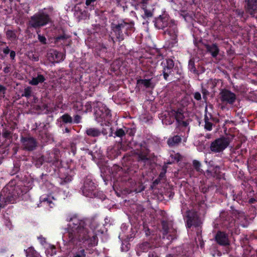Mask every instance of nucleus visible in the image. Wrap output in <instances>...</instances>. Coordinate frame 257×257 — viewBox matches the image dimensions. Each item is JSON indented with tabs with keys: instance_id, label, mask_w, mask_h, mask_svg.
I'll use <instances>...</instances> for the list:
<instances>
[{
	"instance_id": "21",
	"label": "nucleus",
	"mask_w": 257,
	"mask_h": 257,
	"mask_svg": "<svg viewBox=\"0 0 257 257\" xmlns=\"http://www.w3.org/2000/svg\"><path fill=\"white\" fill-rule=\"evenodd\" d=\"M142 85L146 88H153L154 85L152 82V79H139L137 80V87L140 89Z\"/></svg>"
},
{
	"instance_id": "30",
	"label": "nucleus",
	"mask_w": 257,
	"mask_h": 257,
	"mask_svg": "<svg viewBox=\"0 0 257 257\" xmlns=\"http://www.w3.org/2000/svg\"><path fill=\"white\" fill-rule=\"evenodd\" d=\"M40 201L44 205L49 206L50 208H52L54 205L50 196H41Z\"/></svg>"
},
{
	"instance_id": "23",
	"label": "nucleus",
	"mask_w": 257,
	"mask_h": 257,
	"mask_svg": "<svg viewBox=\"0 0 257 257\" xmlns=\"http://www.w3.org/2000/svg\"><path fill=\"white\" fill-rule=\"evenodd\" d=\"M182 141L181 136L175 135L172 137H170L167 140V144L170 147H173L178 146Z\"/></svg>"
},
{
	"instance_id": "44",
	"label": "nucleus",
	"mask_w": 257,
	"mask_h": 257,
	"mask_svg": "<svg viewBox=\"0 0 257 257\" xmlns=\"http://www.w3.org/2000/svg\"><path fill=\"white\" fill-rule=\"evenodd\" d=\"M125 135H128L130 136H134L136 133V129L135 128H129L125 127Z\"/></svg>"
},
{
	"instance_id": "36",
	"label": "nucleus",
	"mask_w": 257,
	"mask_h": 257,
	"mask_svg": "<svg viewBox=\"0 0 257 257\" xmlns=\"http://www.w3.org/2000/svg\"><path fill=\"white\" fill-rule=\"evenodd\" d=\"M230 209L231 210V214L235 216V217L239 218L244 217V213L242 211L235 209L233 206L230 207Z\"/></svg>"
},
{
	"instance_id": "51",
	"label": "nucleus",
	"mask_w": 257,
	"mask_h": 257,
	"mask_svg": "<svg viewBox=\"0 0 257 257\" xmlns=\"http://www.w3.org/2000/svg\"><path fill=\"white\" fill-rule=\"evenodd\" d=\"M86 254L84 249H81L78 252L76 253L73 257H85Z\"/></svg>"
},
{
	"instance_id": "9",
	"label": "nucleus",
	"mask_w": 257,
	"mask_h": 257,
	"mask_svg": "<svg viewBox=\"0 0 257 257\" xmlns=\"http://www.w3.org/2000/svg\"><path fill=\"white\" fill-rule=\"evenodd\" d=\"M96 189V185L93 181L91 177L88 176L84 180L81 190L83 195L89 197L94 195V191Z\"/></svg>"
},
{
	"instance_id": "53",
	"label": "nucleus",
	"mask_w": 257,
	"mask_h": 257,
	"mask_svg": "<svg viewBox=\"0 0 257 257\" xmlns=\"http://www.w3.org/2000/svg\"><path fill=\"white\" fill-rule=\"evenodd\" d=\"M81 119H82V117L80 115H79L78 114L75 115L74 116V118H73V123L78 124V123H80Z\"/></svg>"
},
{
	"instance_id": "57",
	"label": "nucleus",
	"mask_w": 257,
	"mask_h": 257,
	"mask_svg": "<svg viewBox=\"0 0 257 257\" xmlns=\"http://www.w3.org/2000/svg\"><path fill=\"white\" fill-rule=\"evenodd\" d=\"M30 59L35 62H37L39 60V56L37 55L34 54H32L30 56Z\"/></svg>"
},
{
	"instance_id": "64",
	"label": "nucleus",
	"mask_w": 257,
	"mask_h": 257,
	"mask_svg": "<svg viewBox=\"0 0 257 257\" xmlns=\"http://www.w3.org/2000/svg\"><path fill=\"white\" fill-rule=\"evenodd\" d=\"M11 67L10 65L9 66L7 65L6 67H5L3 69V71L5 74H8L10 72Z\"/></svg>"
},
{
	"instance_id": "1",
	"label": "nucleus",
	"mask_w": 257,
	"mask_h": 257,
	"mask_svg": "<svg viewBox=\"0 0 257 257\" xmlns=\"http://www.w3.org/2000/svg\"><path fill=\"white\" fill-rule=\"evenodd\" d=\"M136 154L137 161L127 162L126 169L123 170L118 166H114L113 169L117 170L114 176L118 178V180L121 182L127 183L132 187L135 188L138 184L139 188H135V191L140 192L145 189V187L142 185L143 172L139 169V163L143 164V167L150 164L149 150L141 145L140 150H138Z\"/></svg>"
},
{
	"instance_id": "50",
	"label": "nucleus",
	"mask_w": 257,
	"mask_h": 257,
	"mask_svg": "<svg viewBox=\"0 0 257 257\" xmlns=\"http://www.w3.org/2000/svg\"><path fill=\"white\" fill-rule=\"evenodd\" d=\"M38 39L40 42L42 44H47V40L45 36L41 35V34H38Z\"/></svg>"
},
{
	"instance_id": "15",
	"label": "nucleus",
	"mask_w": 257,
	"mask_h": 257,
	"mask_svg": "<svg viewBox=\"0 0 257 257\" xmlns=\"http://www.w3.org/2000/svg\"><path fill=\"white\" fill-rule=\"evenodd\" d=\"M215 240L221 246H226L229 244L228 234L224 231H218L215 236Z\"/></svg>"
},
{
	"instance_id": "52",
	"label": "nucleus",
	"mask_w": 257,
	"mask_h": 257,
	"mask_svg": "<svg viewBox=\"0 0 257 257\" xmlns=\"http://www.w3.org/2000/svg\"><path fill=\"white\" fill-rule=\"evenodd\" d=\"M12 133L6 129L4 130L2 133V136L4 138L8 139L11 137Z\"/></svg>"
},
{
	"instance_id": "20",
	"label": "nucleus",
	"mask_w": 257,
	"mask_h": 257,
	"mask_svg": "<svg viewBox=\"0 0 257 257\" xmlns=\"http://www.w3.org/2000/svg\"><path fill=\"white\" fill-rule=\"evenodd\" d=\"M58 121L60 122V127H63L66 124H73V119L72 117L68 113H65L61 115Z\"/></svg>"
},
{
	"instance_id": "12",
	"label": "nucleus",
	"mask_w": 257,
	"mask_h": 257,
	"mask_svg": "<svg viewBox=\"0 0 257 257\" xmlns=\"http://www.w3.org/2000/svg\"><path fill=\"white\" fill-rule=\"evenodd\" d=\"M220 224L226 228H230L233 227L235 224V220L232 216L230 215V213L226 211H222L220 212Z\"/></svg>"
},
{
	"instance_id": "35",
	"label": "nucleus",
	"mask_w": 257,
	"mask_h": 257,
	"mask_svg": "<svg viewBox=\"0 0 257 257\" xmlns=\"http://www.w3.org/2000/svg\"><path fill=\"white\" fill-rule=\"evenodd\" d=\"M114 138L117 137L120 138L122 140V138L125 136V127H123V128H117L114 132Z\"/></svg>"
},
{
	"instance_id": "41",
	"label": "nucleus",
	"mask_w": 257,
	"mask_h": 257,
	"mask_svg": "<svg viewBox=\"0 0 257 257\" xmlns=\"http://www.w3.org/2000/svg\"><path fill=\"white\" fill-rule=\"evenodd\" d=\"M233 12L235 13L237 18H243L244 14V11L241 9H236L233 10Z\"/></svg>"
},
{
	"instance_id": "56",
	"label": "nucleus",
	"mask_w": 257,
	"mask_h": 257,
	"mask_svg": "<svg viewBox=\"0 0 257 257\" xmlns=\"http://www.w3.org/2000/svg\"><path fill=\"white\" fill-rule=\"evenodd\" d=\"M11 51V50H10L9 46L6 45L3 48V49L1 51H2L5 55H7L10 53V52Z\"/></svg>"
},
{
	"instance_id": "22",
	"label": "nucleus",
	"mask_w": 257,
	"mask_h": 257,
	"mask_svg": "<svg viewBox=\"0 0 257 257\" xmlns=\"http://www.w3.org/2000/svg\"><path fill=\"white\" fill-rule=\"evenodd\" d=\"M155 63L150 58L144 60L142 62V67L144 71L152 72Z\"/></svg>"
},
{
	"instance_id": "8",
	"label": "nucleus",
	"mask_w": 257,
	"mask_h": 257,
	"mask_svg": "<svg viewBox=\"0 0 257 257\" xmlns=\"http://www.w3.org/2000/svg\"><path fill=\"white\" fill-rule=\"evenodd\" d=\"M186 227L189 228L192 226L199 227L202 224L198 213L194 210H189L186 211Z\"/></svg>"
},
{
	"instance_id": "7",
	"label": "nucleus",
	"mask_w": 257,
	"mask_h": 257,
	"mask_svg": "<svg viewBox=\"0 0 257 257\" xmlns=\"http://www.w3.org/2000/svg\"><path fill=\"white\" fill-rule=\"evenodd\" d=\"M21 143L23 150L32 152L35 150L38 147V142L36 139L30 136L21 137Z\"/></svg>"
},
{
	"instance_id": "24",
	"label": "nucleus",
	"mask_w": 257,
	"mask_h": 257,
	"mask_svg": "<svg viewBox=\"0 0 257 257\" xmlns=\"http://www.w3.org/2000/svg\"><path fill=\"white\" fill-rule=\"evenodd\" d=\"M104 124L105 127H103L102 129L100 130V135L102 134L103 136L106 137H107V135L108 137L113 136V130L110 126V122H105Z\"/></svg>"
},
{
	"instance_id": "18",
	"label": "nucleus",
	"mask_w": 257,
	"mask_h": 257,
	"mask_svg": "<svg viewBox=\"0 0 257 257\" xmlns=\"http://www.w3.org/2000/svg\"><path fill=\"white\" fill-rule=\"evenodd\" d=\"M95 54L103 59H105L108 55L107 47L103 44L99 43L95 47Z\"/></svg>"
},
{
	"instance_id": "2",
	"label": "nucleus",
	"mask_w": 257,
	"mask_h": 257,
	"mask_svg": "<svg viewBox=\"0 0 257 257\" xmlns=\"http://www.w3.org/2000/svg\"><path fill=\"white\" fill-rule=\"evenodd\" d=\"M69 223L67 228V232L63 236L64 240L68 243L77 245L79 242L84 243L86 241L90 240L95 243L97 242L96 232L103 233V229L99 228V224L96 220L91 221L90 226L93 230H89L84 219L77 216L67 218Z\"/></svg>"
},
{
	"instance_id": "60",
	"label": "nucleus",
	"mask_w": 257,
	"mask_h": 257,
	"mask_svg": "<svg viewBox=\"0 0 257 257\" xmlns=\"http://www.w3.org/2000/svg\"><path fill=\"white\" fill-rule=\"evenodd\" d=\"M86 153L88 154V155L91 156V159L92 160H95L96 157L94 155V153L92 151L88 149L86 150Z\"/></svg>"
},
{
	"instance_id": "49",
	"label": "nucleus",
	"mask_w": 257,
	"mask_h": 257,
	"mask_svg": "<svg viewBox=\"0 0 257 257\" xmlns=\"http://www.w3.org/2000/svg\"><path fill=\"white\" fill-rule=\"evenodd\" d=\"M212 125L213 124L211 122L207 121L206 120V123H205L204 128L208 131H210L212 130Z\"/></svg>"
},
{
	"instance_id": "34",
	"label": "nucleus",
	"mask_w": 257,
	"mask_h": 257,
	"mask_svg": "<svg viewBox=\"0 0 257 257\" xmlns=\"http://www.w3.org/2000/svg\"><path fill=\"white\" fill-rule=\"evenodd\" d=\"M72 180V177L70 175H67L65 177L59 178V183L61 185H65L70 183Z\"/></svg>"
},
{
	"instance_id": "6",
	"label": "nucleus",
	"mask_w": 257,
	"mask_h": 257,
	"mask_svg": "<svg viewBox=\"0 0 257 257\" xmlns=\"http://www.w3.org/2000/svg\"><path fill=\"white\" fill-rule=\"evenodd\" d=\"M229 144V139L222 136L211 142L210 146V150L214 153H221L227 148Z\"/></svg>"
},
{
	"instance_id": "17",
	"label": "nucleus",
	"mask_w": 257,
	"mask_h": 257,
	"mask_svg": "<svg viewBox=\"0 0 257 257\" xmlns=\"http://www.w3.org/2000/svg\"><path fill=\"white\" fill-rule=\"evenodd\" d=\"M245 8L247 12L252 17L257 13V0H245Z\"/></svg>"
},
{
	"instance_id": "42",
	"label": "nucleus",
	"mask_w": 257,
	"mask_h": 257,
	"mask_svg": "<svg viewBox=\"0 0 257 257\" xmlns=\"http://www.w3.org/2000/svg\"><path fill=\"white\" fill-rule=\"evenodd\" d=\"M193 166L194 168L197 171V172H201V164L200 162H199L197 160H194L193 161Z\"/></svg>"
},
{
	"instance_id": "40",
	"label": "nucleus",
	"mask_w": 257,
	"mask_h": 257,
	"mask_svg": "<svg viewBox=\"0 0 257 257\" xmlns=\"http://www.w3.org/2000/svg\"><path fill=\"white\" fill-rule=\"evenodd\" d=\"M92 111V103L91 101H88L83 105V111L82 112L87 113Z\"/></svg>"
},
{
	"instance_id": "37",
	"label": "nucleus",
	"mask_w": 257,
	"mask_h": 257,
	"mask_svg": "<svg viewBox=\"0 0 257 257\" xmlns=\"http://www.w3.org/2000/svg\"><path fill=\"white\" fill-rule=\"evenodd\" d=\"M32 88L30 86H27L24 89V90L22 94V96L29 98L32 96Z\"/></svg>"
},
{
	"instance_id": "58",
	"label": "nucleus",
	"mask_w": 257,
	"mask_h": 257,
	"mask_svg": "<svg viewBox=\"0 0 257 257\" xmlns=\"http://www.w3.org/2000/svg\"><path fill=\"white\" fill-rule=\"evenodd\" d=\"M194 98L196 100L199 101L201 99V95L200 92H195L194 94Z\"/></svg>"
},
{
	"instance_id": "29",
	"label": "nucleus",
	"mask_w": 257,
	"mask_h": 257,
	"mask_svg": "<svg viewBox=\"0 0 257 257\" xmlns=\"http://www.w3.org/2000/svg\"><path fill=\"white\" fill-rule=\"evenodd\" d=\"M217 82H218V80L216 79L209 80L206 84L207 88L210 90L212 91V92L214 93L216 92V91L215 90V88L216 87V86L217 85Z\"/></svg>"
},
{
	"instance_id": "4",
	"label": "nucleus",
	"mask_w": 257,
	"mask_h": 257,
	"mask_svg": "<svg viewBox=\"0 0 257 257\" xmlns=\"http://www.w3.org/2000/svg\"><path fill=\"white\" fill-rule=\"evenodd\" d=\"M134 26L133 21L125 22L123 20L117 24H111L109 41L114 44L116 42L122 41L126 36L131 35L135 32L136 29Z\"/></svg>"
},
{
	"instance_id": "27",
	"label": "nucleus",
	"mask_w": 257,
	"mask_h": 257,
	"mask_svg": "<svg viewBox=\"0 0 257 257\" xmlns=\"http://www.w3.org/2000/svg\"><path fill=\"white\" fill-rule=\"evenodd\" d=\"M16 33L17 31L16 30H8L6 32L7 39L12 42L17 40L18 39V36Z\"/></svg>"
},
{
	"instance_id": "14",
	"label": "nucleus",
	"mask_w": 257,
	"mask_h": 257,
	"mask_svg": "<svg viewBox=\"0 0 257 257\" xmlns=\"http://www.w3.org/2000/svg\"><path fill=\"white\" fill-rule=\"evenodd\" d=\"M156 246L152 242L144 241L137 245V254L140 256L143 252H147L151 250H153Z\"/></svg>"
},
{
	"instance_id": "33",
	"label": "nucleus",
	"mask_w": 257,
	"mask_h": 257,
	"mask_svg": "<svg viewBox=\"0 0 257 257\" xmlns=\"http://www.w3.org/2000/svg\"><path fill=\"white\" fill-rule=\"evenodd\" d=\"M73 108L76 111L82 112L83 111V104L81 101H76L74 102Z\"/></svg>"
},
{
	"instance_id": "54",
	"label": "nucleus",
	"mask_w": 257,
	"mask_h": 257,
	"mask_svg": "<svg viewBox=\"0 0 257 257\" xmlns=\"http://www.w3.org/2000/svg\"><path fill=\"white\" fill-rule=\"evenodd\" d=\"M233 200L234 201H238L241 200V193H239L237 194H234L233 195Z\"/></svg>"
},
{
	"instance_id": "38",
	"label": "nucleus",
	"mask_w": 257,
	"mask_h": 257,
	"mask_svg": "<svg viewBox=\"0 0 257 257\" xmlns=\"http://www.w3.org/2000/svg\"><path fill=\"white\" fill-rule=\"evenodd\" d=\"M88 197L90 198H93V197H97L101 200H103L105 199L106 196L103 194V193L102 191H98L97 188L94 191V195L92 196H89Z\"/></svg>"
},
{
	"instance_id": "26",
	"label": "nucleus",
	"mask_w": 257,
	"mask_h": 257,
	"mask_svg": "<svg viewBox=\"0 0 257 257\" xmlns=\"http://www.w3.org/2000/svg\"><path fill=\"white\" fill-rule=\"evenodd\" d=\"M46 80L45 76L40 73H37L36 77H34L30 80L29 83L32 85H37L39 83H42Z\"/></svg>"
},
{
	"instance_id": "63",
	"label": "nucleus",
	"mask_w": 257,
	"mask_h": 257,
	"mask_svg": "<svg viewBox=\"0 0 257 257\" xmlns=\"http://www.w3.org/2000/svg\"><path fill=\"white\" fill-rule=\"evenodd\" d=\"M10 58L12 60H14L15 59L16 57V52L14 50H11L10 52Z\"/></svg>"
},
{
	"instance_id": "62",
	"label": "nucleus",
	"mask_w": 257,
	"mask_h": 257,
	"mask_svg": "<svg viewBox=\"0 0 257 257\" xmlns=\"http://www.w3.org/2000/svg\"><path fill=\"white\" fill-rule=\"evenodd\" d=\"M144 230L146 236H148L151 234V231L148 227L144 226Z\"/></svg>"
},
{
	"instance_id": "32",
	"label": "nucleus",
	"mask_w": 257,
	"mask_h": 257,
	"mask_svg": "<svg viewBox=\"0 0 257 257\" xmlns=\"http://www.w3.org/2000/svg\"><path fill=\"white\" fill-rule=\"evenodd\" d=\"M25 251L27 257H40L33 247H30Z\"/></svg>"
},
{
	"instance_id": "25",
	"label": "nucleus",
	"mask_w": 257,
	"mask_h": 257,
	"mask_svg": "<svg viewBox=\"0 0 257 257\" xmlns=\"http://www.w3.org/2000/svg\"><path fill=\"white\" fill-rule=\"evenodd\" d=\"M85 133L89 137L96 138L100 136V130L95 127H88Z\"/></svg>"
},
{
	"instance_id": "46",
	"label": "nucleus",
	"mask_w": 257,
	"mask_h": 257,
	"mask_svg": "<svg viewBox=\"0 0 257 257\" xmlns=\"http://www.w3.org/2000/svg\"><path fill=\"white\" fill-rule=\"evenodd\" d=\"M144 10V17L146 18H150L153 17V13L148 10L146 8H143Z\"/></svg>"
},
{
	"instance_id": "28",
	"label": "nucleus",
	"mask_w": 257,
	"mask_h": 257,
	"mask_svg": "<svg viewBox=\"0 0 257 257\" xmlns=\"http://www.w3.org/2000/svg\"><path fill=\"white\" fill-rule=\"evenodd\" d=\"M162 226L163 234L164 235L167 234L170 230L171 224L167 220H162L161 221Z\"/></svg>"
},
{
	"instance_id": "45",
	"label": "nucleus",
	"mask_w": 257,
	"mask_h": 257,
	"mask_svg": "<svg viewBox=\"0 0 257 257\" xmlns=\"http://www.w3.org/2000/svg\"><path fill=\"white\" fill-rule=\"evenodd\" d=\"M76 144L74 142L71 143L70 145V152L72 154L73 156H75L76 154Z\"/></svg>"
},
{
	"instance_id": "10",
	"label": "nucleus",
	"mask_w": 257,
	"mask_h": 257,
	"mask_svg": "<svg viewBox=\"0 0 257 257\" xmlns=\"http://www.w3.org/2000/svg\"><path fill=\"white\" fill-rule=\"evenodd\" d=\"M94 116L96 120L98 122L103 121L105 122H109L108 121L111 118L110 110L105 106L96 108L95 109Z\"/></svg>"
},
{
	"instance_id": "55",
	"label": "nucleus",
	"mask_w": 257,
	"mask_h": 257,
	"mask_svg": "<svg viewBox=\"0 0 257 257\" xmlns=\"http://www.w3.org/2000/svg\"><path fill=\"white\" fill-rule=\"evenodd\" d=\"M173 158L177 162H179L182 159V156L179 153H176L174 155Z\"/></svg>"
},
{
	"instance_id": "3",
	"label": "nucleus",
	"mask_w": 257,
	"mask_h": 257,
	"mask_svg": "<svg viewBox=\"0 0 257 257\" xmlns=\"http://www.w3.org/2000/svg\"><path fill=\"white\" fill-rule=\"evenodd\" d=\"M154 22L155 27L157 29L164 30L167 28L166 30L164 31V34L168 35L170 37L168 47L173 48L177 46L178 31L174 21L170 20L168 14H164L156 18Z\"/></svg>"
},
{
	"instance_id": "13",
	"label": "nucleus",
	"mask_w": 257,
	"mask_h": 257,
	"mask_svg": "<svg viewBox=\"0 0 257 257\" xmlns=\"http://www.w3.org/2000/svg\"><path fill=\"white\" fill-rule=\"evenodd\" d=\"M219 96L222 102L230 105H232L236 99V94L225 88L221 90Z\"/></svg>"
},
{
	"instance_id": "11",
	"label": "nucleus",
	"mask_w": 257,
	"mask_h": 257,
	"mask_svg": "<svg viewBox=\"0 0 257 257\" xmlns=\"http://www.w3.org/2000/svg\"><path fill=\"white\" fill-rule=\"evenodd\" d=\"M161 66L162 67L163 77L165 80H168L169 75L171 74L174 68V62L171 58H166L162 61Z\"/></svg>"
},
{
	"instance_id": "48",
	"label": "nucleus",
	"mask_w": 257,
	"mask_h": 257,
	"mask_svg": "<svg viewBox=\"0 0 257 257\" xmlns=\"http://www.w3.org/2000/svg\"><path fill=\"white\" fill-rule=\"evenodd\" d=\"M46 253L47 254H50L52 256L56 254V248L55 246H53L50 249L47 250Z\"/></svg>"
},
{
	"instance_id": "43",
	"label": "nucleus",
	"mask_w": 257,
	"mask_h": 257,
	"mask_svg": "<svg viewBox=\"0 0 257 257\" xmlns=\"http://www.w3.org/2000/svg\"><path fill=\"white\" fill-rule=\"evenodd\" d=\"M208 89L207 87L205 88L203 86H201V92L203 95V99H204L205 101H206L207 96L209 94V92Z\"/></svg>"
},
{
	"instance_id": "39",
	"label": "nucleus",
	"mask_w": 257,
	"mask_h": 257,
	"mask_svg": "<svg viewBox=\"0 0 257 257\" xmlns=\"http://www.w3.org/2000/svg\"><path fill=\"white\" fill-rule=\"evenodd\" d=\"M188 68L190 71H193L194 73H197V70L195 67L194 61L192 59H190L189 61Z\"/></svg>"
},
{
	"instance_id": "61",
	"label": "nucleus",
	"mask_w": 257,
	"mask_h": 257,
	"mask_svg": "<svg viewBox=\"0 0 257 257\" xmlns=\"http://www.w3.org/2000/svg\"><path fill=\"white\" fill-rule=\"evenodd\" d=\"M43 161L44 159L43 157L39 158L36 161V165L37 167H40V166L42 165Z\"/></svg>"
},
{
	"instance_id": "19",
	"label": "nucleus",
	"mask_w": 257,
	"mask_h": 257,
	"mask_svg": "<svg viewBox=\"0 0 257 257\" xmlns=\"http://www.w3.org/2000/svg\"><path fill=\"white\" fill-rule=\"evenodd\" d=\"M206 48V51L210 54L212 57L215 58L218 55L219 49L217 44L213 43L211 45L205 44H203Z\"/></svg>"
},
{
	"instance_id": "47",
	"label": "nucleus",
	"mask_w": 257,
	"mask_h": 257,
	"mask_svg": "<svg viewBox=\"0 0 257 257\" xmlns=\"http://www.w3.org/2000/svg\"><path fill=\"white\" fill-rule=\"evenodd\" d=\"M68 37L65 34L59 35L56 36L55 38V41L57 42H59L61 40H65L67 39Z\"/></svg>"
},
{
	"instance_id": "59",
	"label": "nucleus",
	"mask_w": 257,
	"mask_h": 257,
	"mask_svg": "<svg viewBox=\"0 0 257 257\" xmlns=\"http://www.w3.org/2000/svg\"><path fill=\"white\" fill-rule=\"evenodd\" d=\"M148 257H159L157 253L153 250L149 251Z\"/></svg>"
},
{
	"instance_id": "31",
	"label": "nucleus",
	"mask_w": 257,
	"mask_h": 257,
	"mask_svg": "<svg viewBox=\"0 0 257 257\" xmlns=\"http://www.w3.org/2000/svg\"><path fill=\"white\" fill-rule=\"evenodd\" d=\"M172 112L173 114L175 115V117L176 120L178 121V122H179L180 120H182L184 118L183 111L180 108H178L177 110H172Z\"/></svg>"
},
{
	"instance_id": "5",
	"label": "nucleus",
	"mask_w": 257,
	"mask_h": 257,
	"mask_svg": "<svg viewBox=\"0 0 257 257\" xmlns=\"http://www.w3.org/2000/svg\"><path fill=\"white\" fill-rule=\"evenodd\" d=\"M51 22L50 16L44 12H39L31 17L28 23V27L39 29L46 26Z\"/></svg>"
},
{
	"instance_id": "16",
	"label": "nucleus",
	"mask_w": 257,
	"mask_h": 257,
	"mask_svg": "<svg viewBox=\"0 0 257 257\" xmlns=\"http://www.w3.org/2000/svg\"><path fill=\"white\" fill-rule=\"evenodd\" d=\"M47 59L52 63H58L63 59L62 54L55 50H50L47 54Z\"/></svg>"
}]
</instances>
